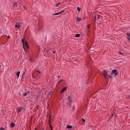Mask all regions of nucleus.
<instances>
[{"label":"nucleus","mask_w":130,"mask_h":130,"mask_svg":"<svg viewBox=\"0 0 130 130\" xmlns=\"http://www.w3.org/2000/svg\"><path fill=\"white\" fill-rule=\"evenodd\" d=\"M22 43L23 48L24 49V47L25 46H26L27 48H28L29 47V46L28 45L27 42L24 41L23 39L22 40Z\"/></svg>","instance_id":"1"},{"label":"nucleus","mask_w":130,"mask_h":130,"mask_svg":"<svg viewBox=\"0 0 130 130\" xmlns=\"http://www.w3.org/2000/svg\"><path fill=\"white\" fill-rule=\"evenodd\" d=\"M118 74V72L117 70L114 69L112 71L111 74L114 76H116Z\"/></svg>","instance_id":"2"},{"label":"nucleus","mask_w":130,"mask_h":130,"mask_svg":"<svg viewBox=\"0 0 130 130\" xmlns=\"http://www.w3.org/2000/svg\"><path fill=\"white\" fill-rule=\"evenodd\" d=\"M30 94V93L28 91L26 92H24L23 93V95L24 96L26 97L27 95H29Z\"/></svg>","instance_id":"3"},{"label":"nucleus","mask_w":130,"mask_h":130,"mask_svg":"<svg viewBox=\"0 0 130 130\" xmlns=\"http://www.w3.org/2000/svg\"><path fill=\"white\" fill-rule=\"evenodd\" d=\"M23 109V107H21L19 108L17 110V112L18 113H19Z\"/></svg>","instance_id":"4"},{"label":"nucleus","mask_w":130,"mask_h":130,"mask_svg":"<svg viewBox=\"0 0 130 130\" xmlns=\"http://www.w3.org/2000/svg\"><path fill=\"white\" fill-rule=\"evenodd\" d=\"M103 75L105 77V78H106L107 77V72L104 70H103Z\"/></svg>","instance_id":"5"},{"label":"nucleus","mask_w":130,"mask_h":130,"mask_svg":"<svg viewBox=\"0 0 130 130\" xmlns=\"http://www.w3.org/2000/svg\"><path fill=\"white\" fill-rule=\"evenodd\" d=\"M68 100L69 101V103H70L71 102H73L72 98L70 96H68Z\"/></svg>","instance_id":"6"},{"label":"nucleus","mask_w":130,"mask_h":130,"mask_svg":"<svg viewBox=\"0 0 130 130\" xmlns=\"http://www.w3.org/2000/svg\"><path fill=\"white\" fill-rule=\"evenodd\" d=\"M126 35V37L127 38V40L130 41V34L127 33Z\"/></svg>","instance_id":"7"},{"label":"nucleus","mask_w":130,"mask_h":130,"mask_svg":"<svg viewBox=\"0 0 130 130\" xmlns=\"http://www.w3.org/2000/svg\"><path fill=\"white\" fill-rule=\"evenodd\" d=\"M14 27L15 28H17L18 29H19L20 28V27L19 26V24H18L15 25Z\"/></svg>","instance_id":"8"},{"label":"nucleus","mask_w":130,"mask_h":130,"mask_svg":"<svg viewBox=\"0 0 130 130\" xmlns=\"http://www.w3.org/2000/svg\"><path fill=\"white\" fill-rule=\"evenodd\" d=\"M67 88L66 87H64L61 90V91L60 93H62L64 91H65L66 89Z\"/></svg>","instance_id":"9"},{"label":"nucleus","mask_w":130,"mask_h":130,"mask_svg":"<svg viewBox=\"0 0 130 130\" xmlns=\"http://www.w3.org/2000/svg\"><path fill=\"white\" fill-rule=\"evenodd\" d=\"M10 126L11 127H13L15 126V124L12 122H11L10 124Z\"/></svg>","instance_id":"10"},{"label":"nucleus","mask_w":130,"mask_h":130,"mask_svg":"<svg viewBox=\"0 0 130 130\" xmlns=\"http://www.w3.org/2000/svg\"><path fill=\"white\" fill-rule=\"evenodd\" d=\"M13 6L14 7H17L18 6L17 3L15 2V3H13Z\"/></svg>","instance_id":"11"},{"label":"nucleus","mask_w":130,"mask_h":130,"mask_svg":"<svg viewBox=\"0 0 130 130\" xmlns=\"http://www.w3.org/2000/svg\"><path fill=\"white\" fill-rule=\"evenodd\" d=\"M76 20L77 21L79 22L81 20V19L80 18H77Z\"/></svg>","instance_id":"12"},{"label":"nucleus","mask_w":130,"mask_h":130,"mask_svg":"<svg viewBox=\"0 0 130 130\" xmlns=\"http://www.w3.org/2000/svg\"><path fill=\"white\" fill-rule=\"evenodd\" d=\"M67 127L68 128L70 129L72 128V126L70 125H68L67 126Z\"/></svg>","instance_id":"13"},{"label":"nucleus","mask_w":130,"mask_h":130,"mask_svg":"<svg viewBox=\"0 0 130 130\" xmlns=\"http://www.w3.org/2000/svg\"><path fill=\"white\" fill-rule=\"evenodd\" d=\"M80 36V35L79 34H76L75 36L76 37H79Z\"/></svg>","instance_id":"14"},{"label":"nucleus","mask_w":130,"mask_h":130,"mask_svg":"<svg viewBox=\"0 0 130 130\" xmlns=\"http://www.w3.org/2000/svg\"><path fill=\"white\" fill-rule=\"evenodd\" d=\"M60 14V13L59 12H58V13H56L53 14H52V15H58V14Z\"/></svg>","instance_id":"15"},{"label":"nucleus","mask_w":130,"mask_h":130,"mask_svg":"<svg viewBox=\"0 0 130 130\" xmlns=\"http://www.w3.org/2000/svg\"><path fill=\"white\" fill-rule=\"evenodd\" d=\"M20 72H18L17 73V76H18V77H19V74H20Z\"/></svg>","instance_id":"16"},{"label":"nucleus","mask_w":130,"mask_h":130,"mask_svg":"<svg viewBox=\"0 0 130 130\" xmlns=\"http://www.w3.org/2000/svg\"><path fill=\"white\" fill-rule=\"evenodd\" d=\"M77 11H80V8H79L78 7H77Z\"/></svg>","instance_id":"17"},{"label":"nucleus","mask_w":130,"mask_h":130,"mask_svg":"<svg viewBox=\"0 0 130 130\" xmlns=\"http://www.w3.org/2000/svg\"><path fill=\"white\" fill-rule=\"evenodd\" d=\"M60 3H58V4H56V7H58V5H60Z\"/></svg>","instance_id":"18"},{"label":"nucleus","mask_w":130,"mask_h":130,"mask_svg":"<svg viewBox=\"0 0 130 130\" xmlns=\"http://www.w3.org/2000/svg\"><path fill=\"white\" fill-rule=\"evenodd\" d=\"M35 58H33V59L32 60H30V62H31V63L32 62L34 61V60H35Z\"/></svg>","instance_id":"19"},{"label":"nucleus","mask_w":130,"mask_h":130,"mask_svg":"<svg viewBox=\"0 0 130 130\" xmlns=\"http://www.w3.org/2000/svg\"><path fill=\"white\" fill-rule=\"evenodd\" d=\"M52 94V93L51 92H48V95H51V94Z\"/></svg>","instance_id":"20"},{"label":"nucleus","mask_w":130,"mask_h":130,"mask_svg":"<svg viewBox=\"0 0 130 130\" xmlns=\"http://www.w3.org/2000/svg\"><path fill=\"white\" fill-rule=\"evenodd\" d=\"M51 116H50V117H49V125H50L51 124V123H50V118H51Z\"/></svg>","instance_id":"21"},{"label":"nucleus","mask_w":130,"mask_h":130,"mask_svg":"<svg viewBox=\"0 0 130 130\" xmlns=\"http://www.w3.org/2000/svg\"><path fill=\"white\" fill-rule=\"evenodd\" d=\"M64 81V80L63 79H62V80H59V82H58V83H60V82H63Z\"/></svg>","instance_id":"22"},{"label":"nucleus","mask_w":130,"mask_h":130,"mask_svg":"<svg viewBox=\"0 0 130 130\" xmlns=\"http://www.w3.org/2000/svg\"><path fill=\"white\" fill-rule=\"evenodd\" d=\"M0 130H5V129L4 128H3V127H1L0 128Z\"/></svg>","instance_id":"23"},{"label":"nucleus","mask_w":130,"mask_h":130,"mask_svg":"<svg viewBox=\"0 0 130 130\" xmlns=\"http://www.w3.org/2000/svg\"><path fill=\"white\" fill-rule=\"evenodd\" d=\"M82 120L83 122L85 123V120L83 119H82Z\"/></svg>","instance_id":"24"},{"label":"nucleus","mask_w":130,"mask_h":130,"mask_svg":"<svg viewBox=\"0 0 130 130\" xmlns=\"http://www.w3.org/2000/svg\"><path fill=\"white\" fill-rule=\"evenodd\" d=\"M90 25H87V28H88V29H89V27H90Z\"/></svg>","instance_id":"25"},{"label":"nucleus","mask_w":130,"mask_h":130,"mask_svg":"<svg viewBox=\"0 0 130 130\" xmlns=\"http://www.w3.org/2000/svg\"><path fill=\"white\" fill-rule=\"evenodd\" d=\"M63 11V10H61V11L60 12H59V13H60V14Z\"/></svg>","instance_id":"26"},{"label":"nucleus","mask_w":130,"mask_h":130,"mask_svg":"<svg viewBox=\"0 0 130 130\" xmlns=\"http://www.w3.org/2000/svg\"><path fill=\"white\" fill-rule=\"evenodd\" d=\"M50 126L51 127V129H53L52 126L51 125H50Z\"/></svg>","instance_id":"27"},{"label":"nucleus","mask_w":130,"mask_h":130,"mask_svg":"<svg viewBox=\"0 0 130 130\" xmlns=\"http://www.w3.org/2000/svg\"><path fill=\"white\" fill-rule=\"evenodd\" d=\"M37 71L38 72L39 74H40L41 73V72L40 71H39L38 70H37Z\"/></svg>","instance_id":"28"},{"label":"nucleus","mask_w":130,"mask_h":130,"mask_svg":"<svg viewBox=\"0 0 130 130\" xmlns=\"http://www.w3.org/2000/svg\"><path fill=\"white\" fill-rule=\"evenodd\" d=\"M8 38H9L10 37L9 36H8Z\"/></svg>","instance_id":"29"},{"label":"nucleus","mask_w":130,"mask_h":130,"mask_svg":"<svg viewBox=\"0 0 130 130\" xmlns=\"http://www.w3.org/2000/svg\"><path fill=\"white\" fill-rule=\"evenodd\" d=\"M37 128H35V130H37Z\"/></svg>","instance_id":"30"},{"label":"nucleus","mask_w":130,"mask_h":130,"mask_svg":"<svg viewBox=\"0 0 130 130\" xmlns=\"http://www.w3.org/2000/svg\"><path fill=\"white\" fill-rule=\"evenodd\" d=\"M69 106H70V107H71V106H70V105H69Z\"/></svg>","instance_id":"31"},{"label":"nucleus","mask_w":130,"mask_h":130,"mask_svg":"<svg viewBox=\"0 0 130 130\" xmlns=\"http://www.w3.org/2000/svg\"><path fill=\"white\" fill-rule=\"evenodd\" d=\"M53 52V53H55V52H54H54Z\"/></svg>","instance_id":"32"},{"label":"nucleus","mask_w":130,"mask_h":130,"mask_svg":"<svg viewBox=\"0 0 130 130\" xmlns=\"http://www.w3.org/2000/svg\"><path fill=\"white\" fill-rule=\"evenodd\" d=\"M53 130V129H51V130Z\"/></svg>","instance_id":"33"}]
</instances>
